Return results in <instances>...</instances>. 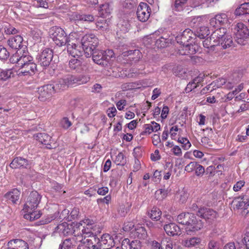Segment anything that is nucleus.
<instances>
[{"label":"nucleus","instance_id":"1","mask_svg":"<svg viewBox=\"0 0 249 249\" xmlns=\"http://www.w3.org/2000/svg\"><path fill=\"white\" fill-rule=\"evenodd\" d=\"M212 39L216 44L220 45L223 49H226L232 44L231 36L227 34V29L225 28H218L211 35Z\"/></svg>","mask_w":249,"mask_h":249},{"label":"nucleus","instance_id":"2","mask_svg":"<svg viewBox=\"0 0 249 249\" xmlns=\"http://www.w3.org/2000/svg\"><path fill=\"white\" fill-rule=\"evenodd\" d=\"M93 61L96 64L103 67L107 66L111 58L114 57V53L112 50H107L105 51L95 49L91 52Z\"/></svg>","mask_w":249,"mask_h":249},{"label":"nucleus","instance_id":"3","mask_svg":"<svg viewBox=\"0 0 249 249\" xmlns=\"http://www.w3.org/2000/svg\"><path fill=\"white\" fill-rule=\"evenodd\" d=\"M80 77H76L74 75L68 74L59 79L57 82L53 84L55 88V91L59 92L66 89L69 86L74 84H80L83 81Z\"/></svg>","mask_w":249,"mask_h":249},{"label":"nucleus","instance_id":"4","mask_svg":"<svg viewBox=\"0 0 249 249\" xmlns=\"http://www.w3.org/2000/svg\"><path fill=\"white\" fill-rule=\"evenodd\" d=\"M98 43V39L94 34H87L82 37L81 45L85 49V55L86 57L91 56V52L96 49Z\"/></svg>","mask_w":249,"mask_h":249},{"label":"nucleus","instance_id":"5","mask_svg":"<svg viewBox=\"0 0 249 249\" xmlns=\"http://www.w3.org/2000/svg\"><path fill=\"white\" fill-rule=\"evenodd\" d=\"M233 33L236 42L240 45H244L249 36V29L247 26L239 22L234 26Z\"/></svg>","mask_w":249,"mask_h":249},{"label":"nucleus","instance_id":"6","mask_svg":"<svg viewBox=\"0 0 249 249\" xmlns=\"http://www.w3.org/2000/svg\"><path fill=\"white\" fill-rule=\"evenodd\" d=\"M51 33L54 43L59 47L65 46L70 41L65 31L59 27H53Z\"/></svg>","mask_w":249,"mask_h":249},{"label":"nucleus","instance_id":"7","mask_svg":"<svg viewBox=\"0 0 249 249\" xmlns=\"http://www.w3.org/2000/svg\"><path fill=\"white\" fill-rule=\"evenodd\" d=\"M53 56V52L50 48H45L38 53L36 56L38 64L43 68L48 67L51 64Z\"/></svg>","mask_w":249,"mask_h":249},{"label":"nucleus","instance_id":"8","mask_svg":"<svg viewBox=\"0 0 249 249\" xmlns=\"http://www.w3.org/2000/svg\"><path fill=\"white\" fill-rule=\"evenodd\" d=\"M41 199V195L36 191H32L27 198L23 210L25 211L36 210Z\"/></svg>","mask_w":249,"mask_h":249},{"label":"nucleus","instance_id":"9","mask_svg":"<svg viewBox=\"0 0 249 249\" xmlns=\"http://www.w3.org/2000/svg\"><path fill=\"white\" fill-rule=\"evenodd\" d=\"M38 98L41 101H45L51 97L53 93L57 92L53 84H49L37 88Z\"/></svg>","mask_w":249,"mask_h":249},{"label":"nucleus","instance_id":"10","mask_svg":"<svg viewBox=\"0 0 249 249\" xmlns=\"http://www.w3.org/2000/svg\"><path fill=\"white\" fill-rule=\"evenodd\" d=\"M67 52L74 58H79L85 53V49L80 43H75L71 40L67 44Z\"/></svg>","mask_w":249,"mask_h":249},{"label":"nucleus","instance_id":"11","mask_svg":"<svg viewBox=\"0 0 249 249\" xmlns=\"http://www.w3.org/2000/svg\"><path fill=\"white\" fill-rule=\"evenodd\" d=\"M151 12V8L145 2H141L137 8L138 19L142 22L146 21L149 18Z\"/></svg>","mask_w":249,"mask_h":249},{"label":"nucleus","instance_id":"12","mask_svg":"<svg viewBox=\"0 0 249 249\" xmlns=\"http://www.w3.org/2000/svg\"><path fill=\"white\" fill-rule=\"evenodd\" d=\"M234 208L242 209L246 213H249V196H243L235 198L232 201Z\"/></svg>","mask_w":249,"mask_h":249},{"label":"nucleus","instance_id":"13","mask_svg":"<svg viewBox=\"0 0 249 249\" xmlns=\"http://www.w3.org/2000/svg\"><path fill=\"white\" fill-rule=\"evenodd\" d=\"M199 50L197 44L186 43L181 45L178 50V53L180 55H191L195 54Z\"/></svg>","mask_w":249,"mask_h":249},{"label":"nucleus","instance_id":"14","mask_svg":"<svg viewBox=\"0 0 249 249\" xmlns=\"http://www.w3.org/2000/svg\"><path fill=\"white\" fill-rule=\"evenodd\" d=\"M196 36V35L191 29H186L182 33L176 36V40L178 43L182 45L188 43L189 41L194 39Z\"/></svg>","mask_w":249,"mask_h":249},{"label":"nucleus","instance_id":"15","mask_svg":"<svg viewBox=\"0 0 249 249\" xmlns=\"http://www.w3.org/2000/svg\"><path fill=\"white\" fill-rule=\"evenodd\" d=\"M36 140L41 143L45 145L47 148L51 149L55 148L56 145L54 141L47 134L39 133L36 136Z\"/></svg>","mask_w":249,"mask_h":249},{"label":"nucleus","instance_id":"16","mask_svg":"<svg viewBox=\"0 0 249 249\" xmlns=\"http://www.w3.org/2000/svg\"><path fill=\"white\" fill-rule=\"evenodd\" d=\"M197 215L210 222L215 218L216 213L210 208L203 207L199 209Z\"/></svg>","mask_w":249,"mask_h":249},{"label":"nucleus","instance_id":"17","mask_svg":"<svg viewBox=\"0 0 249 249\" xmlns=\"http://www.w3.org/2000/svg\"><path fill=\"white\" fill-rule=\"evenodd\" d=\"M189 223L186 228L188 234H190V232H195L200 230L203 227L201 220L197 219L194 214V217L191 218Z\"/></svg>","mask_w":249,"mask_h":249},{"label":"nucleus","instance_id":"18","mask_svg":"<svg viewBox=\"0 0 249 249\" xmlns=\"http://www.w3.org/2000/svg\"><path fill=\"white\" fill-rule=\"evenodd\" d=\"M227 16L225 14H221L216 15L210 20V25L213 27H218L223 26L228 23Z\"/></svg>","mask_w":249,"mask_h":249},{"label":"nucleus","instance_id":"19","mask_svg":"<svg viewBox=\"0 0 249 249\" xmlns=\"http://www.w3.org/2000/svg\"><path fill=\"white\" fill-rule=\"evenodd\" d=\"M31 164V162L26 159L18 157L13 159L10 166L13 169L27 168Z\"/></svg>","mask_w":249,"mask_h":249},{"label":"nucleus","instance_id":"20","mask_svg":"<svg viewBox=\"0 0 249 249\" xmlns=\"http://www.w3.org/2000/svg\"><path fill=\"white\" fill-rule=\"evenodd\" d=\"M103 249H110L115 246L113 238L108 234H103L101 239H98Z\"/></svg>","mask_w":249,"mask_h":249},{"label":"nucleus","instance_id":"21","mask_svg":"<svg viewBox=\"0 0 249 249\" xmlns=\"http://www.w3.org/2000/svg\"><path fill=\"white\" fill-rule=\"evenodd\" d=\"M163 228L166 234L171 236L178 235L181 233L180 228L174 223L165 224Z\"/></svg>","mask_w":249,"mask_h":249},{"label":"nucleus","instance_id":"22","mask_svg":"<svg viewBox=\"0 0 249 249\" xmlns=\"http://www.w3.org/2000/svg\"><path fill=\"white\" fill-rule=\"evenodd\" d=\"M7 249H29L28 244L21 239H13L8 243Z\"/></svg>","mask_w":249,"mask_h":249},{"label":"nucleus","instance_id":"23","mask_svg":"<svg viewBox=\"0 0 249 249\" xmlns=\"http://www.w3.org/2000/svg\"><path fill=\"white\" fill-rule=\"evenodd\" d=\"M36 71V64L34 62L31 63L30 64L26 65L25 66L20 68L18 74L19 76L22 75H31L34 73Z\"/></svg>","mask_w":249,"mask_h":249},{"label":"nucleus","instance_id":"24","mask_svg":"<svg viewBox=\"0 0 249 249\" xmlns=\"http://www.w3.org/2000/svg\"><path fill=\"white\" fill-rule=\"evenodd\" d=\"M122 249H141V243L138 240L130 241L128 238L123 240L122 243Z\"/></svg>","mask_w":249,"mask_h":249},{"label":"nucleus","instance_id":"25","mask_svg":"<svg viewBox=\"0 0 249 249\" xmlns=\"http://www.w3.org/2000/svg\"><path fill=\"white\" fill-rule=\"evenodd\" d=\"M23 38L20 36H16L10 37L7 41L9 46L13 49H18L22 47Z\"/></svg>","mask_w":249,"mask_h":249},{"label":"nucleus","instance_id":"26","mask_svg":"<svg viewBox=\"0 0 249 249\" xmlns=\"http://www.w3.org/2000/svg\"><path fill=\"white\" fill-rule=\"evenodd\" d=\"M201 242V239L200 238L193 237L183 239L181 241V244L185 247L190 248L198 246Z\"/></svg>","mask_w":249,"mask_h":249},{"label":"nucleus","instance_id":"27","mask_svg":"<svg viewBox=\"0 0 249 249\" xmlns=\"http://www.w3.org/2000/svg\"><path fill=\"white\" fill-rule=\"evenodd\" d=\"M69 210L65 209L62 212L61 214L66 215L64 217V218H66L68 221H72L78 217L79 213V210L77 208H74L71 212L70 214H69Z\"/></svg>","mask_w":249,"mask_h":249},{"label":"nucleus","instance_id":"28","mask_svg":"<svg viewBox=\"0 0 249 249\" xmlns=\"http://www.w3.org/2000/svg\"><path fill=\"white\" fill-rule=\"evenodd\" d=\"M20 192L17 189H14L12 191L5 194L4 197L6 199H8L13 203L16 204L19 198Z\"/></svg>","mask_w":249,"mask_h":249},{"label":"nucleus","instance_id":"29","mask_svg":"<svg viewBox=\"0 0 249 249\" xmlns=\"http://www.w3.org/2000/svg\"><path fill=\"white\" fill-rule=\"evenodd\" d=\"M74 58L69 61V67L72 71L77 72H80L82 71V61L78 59Z\"/></svg>","mask_w":249,"mask_h":249},{"label":"nucleus","instance_id":"30","mask_svg":"<svg viewBox=\"0 0 249 249\" xmlns=\"http://www.w3.org/2000/svg\"><path fill=\"white\" fill-rule=\"evenodd\" d=\"M34 60L32 56L30 55L28 53L24 52L21 53L19 63H18V67L20 68L25 66L26 65L34 63Z\"/></svg>","mask_w":249,"mask_h":249},{"label":"nucleus","instance_id":"31","mask_svg":"<svg viewBox=\"0 0 249 249\" xmlns=\"http://www.w3.org/2000/svg\"><path fill=\"white\" fill-rule=\"evenodd\" d=\"M171 191V189L169 186L167 187L164 185L162 188L156 192L155 196L157 199L162 200L166 197Z\"/></svg>","mask_w":249,"mask_h":249},{"label":"nucleus","instance_id":"32","mask_svg":"<svg viewBox=\"0 0 249 249\" xmlns=\"http://www.w3.org/2000/svg\"><path fill=\"white\" fill-rule=\"evenodd\" d=\"M75 237L66 239L60 244L59 249H73L75 246Z\"/></svg>","mask_w":249,"mask_h":249},{"label":"nucleus","instance_id":"33","mask_svg":"<svg viewBox=\"0 0 249 249\" xmlns=\"http://www.w3.org/2000/svg\"><path fill=\"white\" fill-rule=\"evenodd\" d=\"M203 46L207 49L206 52L208 53H210L214 51L215 46H217L215 42L213 41L212 39V36L210 38H207L203 41Z\"/></svg>","mask_w":249,"mask_h":249},{"label":"nucleus","instance_id":"34","mask_svg":"<svg viewBox=\"0 0 249 249\" xmlns=\"http://www.w3.org/2000/svg\"><path fill=\"white\" fill-rule=\"evenodd\" d=\"M236 16L249 14V2H245L237 7L234 12Z\"/></svg>","mask_w":249,"mask_h":249},{"label":"nucleus","instance_id":"35","mask_svg":"<svg viewBox=\"0 0 249 249\" xmlns=\"http://www.w3.org/2000/svg\"><path fill=\"white\" fill-rule=\"evenodd\" d=\"M55 231L63 235H67L71 233L70 229L67 223L64 222L59 224L55 228Z\"/></svg>","mask_w":249,"mask_h":249},{"label":"nucleus","instance_id":"36","mask_svg":"<svg viewBox=\"0 0 249 249\" xmlns=\"http://www.w3.org/2000/svg\"><path fill=\"white\" fill-rule=\"evenodd\" d=\"M161 215V211L157 207H153L150 212L148 213V215L152 220L158 221L160 220Z\"/></svg>","mask_w":249,"mask_h":249},{"label":"nucleus","instance_id":"37","mask_svg":"<svg viewBox=\"0 0 249 249\" xmlns=\"http://www.w3.org/2000/svg\"><path fill=\"white\" fill-rule=\"evenodd\" d=\"M187 0H176L172 6L173 11L180 12L183 10Z\"/></svg>","mask_w":249,"mask_h":249},{"label":"nucleus","instance_id":"38","mask_svg":"<svg viewBox=\"0 0 249 249\" xmlns=\"http://www.w3.org/2000/svg\"><path fill=\"white\" fill-rule=\"evenodd\" d=\"M27 213L24 217L27 219H29L31 221L37 219L40 217L39 212L35 210L32 211V210H28V211H25Z\"/></svg>","mask_w":249,"mask_h":249},{"label":"nucleus","instance_id":"39","mask_svg":"<svg viewBox=\"0 0 249 249\" xmlns=\"http://www.w3.org/2000/svg\"><path fill=\"white\" fill-rule=\"evenodd\" d=\"M129 58L134 61H138L142 57V53L139 50H129L127 52Z\"/></svg>","mask_w":249,"mask_h":249},{"label":"nucleus","instance_id":"40","mask_svg":"<svg viewBox=\"0 0 249 249\" xmlns=\"http://www.w3.org/2000/svg\"><path fill=\"white\" fill-rule=\"evenodd\" d=\"M135 235L139 239H144L147 237V231L144 228L139 227L135 229Z\"/></svg>","mask_w":249,"mask_h":249},{"label":"nucleus","instance_id":"41","mask_svg":"<svg viewBox=\"0 0 249 249\" xmlns=\"http://www.w3.org/2000/svg\"><path fill=\"white\" fill-rule=\"evenodd\" d=\"M4 32L7 35H15L19 32V30L12 25L7 23L4 26Z\"/></svg>","mask_w":249,"mask_h":249},{"label":"nucleus","instance_id":"42","mask_svg":"<svg viewBox=\"0 0 249 249\" xmlns=\"http://www.w3.org/2000/svg\"><path fill=\"white\" fill-rule=\"evenodd\" d=\"M22 51L18 50L16 53L13 54L10 58L9 61L12 64H16L17 66L18 67V63H19V60Z\"/></svg>","mask_w":249,"mask_h":249},{"label":"nucleus","instance_id":"43","mask_svg":"<svg viewBox=\"0 0 249 249\" xmlns=\"http://www.w3.org/2000/svg\"><path fill=\"white\" fill-rule=\"evenodd\" d=\"M92 229V227L85 228L84 226L83 227V229L81 230V232L80 234L82 237L84 238L83 240H86V237H91V236L93 235Z\"/></svg>","mask_w":249,"mask_h":249},{"label":"nucleus","instance_id":"44","mask_svg":"<svg viewBox=\"0 0 249 249\" xmlns=\"http://www.w3.org/2000/svg\"><path fill=\"white\" fill-rule=\"evenodd\" d=\"M161 249H173V243L170 238H166L161 242Z\"/></svg>","mask_w":249,"mask_h":249},{"label":"nucleus","instance_id":"45","mask_svg":"<svg viewBox=\"0 0 249 249\" xmlns=\"http://www.w3.org/2000/svg\"><path fill=\"white\" fill-rule=\"evenodd\" d=\"M114 162L117 165H124L126 163V160L124 159V156L122 152L119 153V154L116 156V158L114 160Z\"/></svg>","mask_w":249,"mask_h":249},{"label":"nucleus","instance_id":"46","mask_svg":"<svg viewBox=\"0 0 249 249\" xmlns=\"http://www.w3.org/2000/svg\"><path fill=\"white\" fill-rule=\"evenodd\" d=\"M130 24L127 21H123L121 23L118 24L120 31L122 33H125L128 32L130 28Z\"/></svg>","mask_w":249,"mask_h":249},{"label":"nucleus","instance_id":"47","mask_svg":"<svg viewBox=\"0 0 249 249\" xmlns=\"http://www.w3.org/2000/svg\"><path fill=\"white\" fill-rule=\"evenodd\" d=\"M13 72L11 69H8L5 71H3L0 73V77L3 80H6L8 78L13 76Z\"/></svg>","mask_w":249,"mask_h":249},{"label":"nucleus","instance_id":"48","mask_svg":"<svg viewBox=\"0 0 249 249\" xmlns=\"http://www.w3.org/2000/svg\"><path fill=\"white\" fill-rule=\"evenodd\" d=\"M178 141L182 144V146L185 150H188L191 146L190 142L187 138L183 137L179 138Z\"/></svg>","mask_w":249,"mask_h":249},{"label":"nucleus","instance_id":"49","mask_svg":"<svg viewBox=\"0 0 249 249\" xmlns=\"http://www.w3.org/2000/svg\"><path fill=\"white\" fill-rule=\"evenodd\" d=\"M225 83L226 80L224 78H219L216 79L212 83V85L213 86V89L221 87Z\"/></svg>","mask_w":249,"mask_h":249},{"label":"nucleus","instance_id":"50","mask_svg":"<svg viewBox=\"0 0 249 249\" xmlns=\"http://www.w3.org/2000/svg\"><path fill=\"white\" fill-rule=\"evenodd\" d=\"M209 34V31L207 27H202L200 29V31L198 33L197 36L200 38H204Z\"/></svg>","mask_w":249,"mask_h":249},{"label":"nucleus","instance_id":"51","mask_svg":"<svg viewBox=\"0 0 249 249\" xmlns=\"http://www.w3.org/2000/svg\"><path fill=\"white\" fill-rule=\"evenodd\" d=\"M9 56V53L7 50L2 46H0V59H6Z\"/></svg>","mask_w":249,"mask_h":249},{"label":"nucleus","instance_id":"52","mask_svg":"<svg viewBox=\"0 0 249 249\" xmlns=\"http://www.w3.org/2000/svg\"><path fill=\"white\" fill-rule=\"evenodd\" d=\"M72 124L67 117H64L61 121L60 125L64 129L69 128Z\"/></svg>","mask_w":249,"mask_h":249},{"label":"nucleus","instance_id":"53","mask_svg":"<svg viewBox=\"0 0 249 249\" xmlns=\"http://www.w3.org/2000/svg\"><path fill=\"white\" fill-rule=\"evenodd\" d=\"M89 243L88 246L90 249H103L102 247L100 244V242L98 240L96 244H94L92 240L90 239H87Z\"/></svg>","mask_w":249,"mask_h":249},{"label":"nucleus","instance_id":"54","mask_svg":"<svg viewBox=\"0 0 249 249\" xmlns=\"http://www.w3.org/2000/svg\"><path fill=\"white\" fill-rule=\"evenodd\" d=\"M198 86V85L196 83V82L193 80L192 81L189 82L186 88L185 89V91L186 93H188L191 92L193 89H195Z\"/></svg>","mask_w":249,"mask_h":249},{"label":"nucleus","instance_id":"55","mask_svg":"<svg viewBox=\"0 0 249 249\" xmlns=\"http://www.w3.org/2000/svg\"><path fill=\"white\" fill-rule=\"evenodd\" d=\"M195 174L197 176H202L205 172L203 166L197 162V166L195 168Z\"/></svg>","mask_w":249,"mask_h":249},{"label":"nucleus","instance_id":"56","mask_svg":"<svg viewBox=\"0 0 249 249\" xmlns=\"http://www.w3.org/2000/svg\"><path fill=\"white\" fill-rule=\"evenodd\" d=\"M196 166H197V162L192 161L185 167V170L188 173L192 172L195 170Z\"/></svg>","mask_w":249,"mask_h":249},{"label":"nucleus","instance_id":"57","mask_svg":"<svg viewBox=\"0 0 249 249\" xmlns=\"http://www.w3.org/2000/svg\"><path fill=\"white\" fill-rule=\"evenodd\" d=\"M80 243L78 245L77 249H90L89 247L88 246V239L80 240Z\"/></svg>","mask_w":249,"mask_h":249},{"label":"nucleus","instance_id":"58","mask_svg":"<svg viewBox=\"0 0 249 249\" xmlns=\"http://www.w3.org/2000/svg\"><path fill=\"white\" fill-rule=\"evenodd\" d=\"M155 44L158 48H164L166 46V39L161 37L157 39Z\"/></svg>","mask_w":249,"mask_h":249},{"label":"nucleus","instance_id":"59","mask_svg":"<svg viewBox=\"0 0 249 249\" xmlns=\"http://www.w3.org/2000/svg\"><path fill=\"white\" fill-rule=\"evenodd\" d=\"M96 26L99 30H106L108 27V24L106 23L105 20H102L96 23Z\"/></svg>","mask_w":249,"mask_h":249},{"label":"nucleus","instance_id":"60","mask_svg":"<svg viewBox=\"0 0 249 249\" xmlns=\"http://www.w3.org/2000/svg\"><path fill=\"white\" fill-rule=\"evenodd\" d=\"M101 11L102 14H109L111 12V9L108 3H105L101 7Z\"/></svg>","mask_w":249,"mask_h":249},{"label":"nucleus","instance_id":"61","mask_svg":"<svg viewBox=\"0 0 249 249\" xmlns=\"http://www.w3.org/2000/svg\"><path fill=\"white\" fill-rule=\"evenodd\" d=\"M201 21V18L199 17H196L193 18L190 22L191 26H198L200 24Z\"/></svg>","mask_w":249,"mask_h":249},{"label":"nucleus","instance_id":"62","mask_svg":"<svg viewBox=\"0 0 249 249\" xmlns=\"http://www.w3.org/2000/svg\"><path fill=\"white\" fill-rule=\"evenodd\" d=\"M245 181L243 180H240L236 183L233 186V190L235 192L239 191L245 185Z\"/></svg>","mask_w":249,"mask_h":249},{"label":"nucleus","instance_id":"63","mask_svg":"<svg viewBox=\"0 0 249 249\" xmlns=\"http://www.w3.org/2000/svg\"><path fill=\"white\" fill-rule=\"evenodd\" d=\"M201 142L202 145L206 147L211 146L212 145L211 141L209 138L207 137H202L201 140Z\"/></svg>","mask_w":249,"mask_h":249},{"label":"nucleus","instance_id":"64","mask_svg":"<svg viewBox=\"0 0 249 249\" xmlns=\"http://www.w3.org/2000/svg\"><path fill=\"white\" fill-rule=\"evenodd\" d=\"M117 112V110L114 107H109L107 110V116L109 118H112L115 116Z\"/></svg>","mask_w":249,"mask_h":249}]
</instances>
